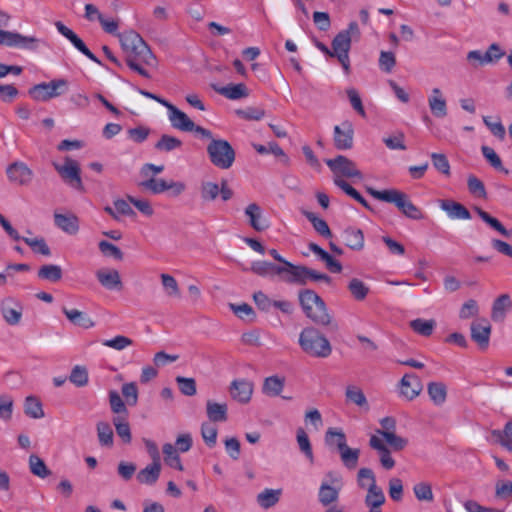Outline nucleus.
Masks as SVG:
<instances>
[{
    "label": "nucleus",
    "mask_w": 512,
    "mask_h": 512,
    "mask_svg": "<svg viewBox=\"0 0 512 512\" xmlns=\"http://www.w3.org/2000/svg\"><path fill=\"white\" fill-rule=\"evenodd\" d=\"M285 378L277 375L269 376L264 379L262 392L266 396L276 397L281 394L284 389Z\"/></svg>",
    "instance_id": "nucleus-35"
},
{
    "label": "nucleus",
    "mask_w": 512,
    "mask_h": 512,
    "mask_svg": "<svg viewBox=\"0 0 512 512\" xmlns=\"http://www.w3.org/2000/svg\"><path fill=\"white\" fill-rule=\"evenodd\" d=\"M0 311L9 325H17L22 318L23 306L13 297H6L0 303Z\"/></svg>",
    "instance_id": "nucleus-14"
},
{
    "label": "nucleus",
    "mask_w": 512,
    "mask_h": 512,
    "mask_svg": "<svg viewBox=\"0 0 512 512\" xmlns=\"http://www.w3.org/2000/svg\"><path fill=\"white\" fill-rule=\"evenodd\" d=\"M413 492L418 501L432 502L434 500L432 487L427 482H419L415 484Z\"/></svg>",
    "instance_id": "nucleus-51"
},
{
    "label": "nucleus",
    "mask_w": 512,
    "mask_h": 512,
    "mask_svg": "<svg viewBox=\"0 0 512 512\" xmlns=\"http://www.w3.org/2000/svg\"><path fill=\"white\" fill-rule=\"evenodd\" d=\"M118 37L121 47L126 54L127 66L139 75L150 78L149 72L143 66L153 65L155 56L140 34L130 30L119 33Z\"/></svg>",
    "instance_id": "nucleus-1"
},
{
    "label": "nucleus",
    "mask_w": 512,
    "mask_h": 512,
    "mask_svg": "<svg viewBox=\"0 0 512 512\" xmlns=\"http://www.w3.org/2000/svg\"><path fill=\"white\" fill-rule=\"evenodd\" d=\"M100 252L106 256V257H112L116 260H122L123 259V253L122 251L114 244L102 240L98 244Z\"/></svg>",
    "instance_id": "nucleus-63"
},
{
    "label": "nucleus",
    "mask_w": 512,
    "mask_h": 512,
    "mask_svg": "<svg viewBox=\"0 0 512 512\" xmlns=\"http://www.w3.org/2000/svg\"><path fill=\"white\" fill-rule=\"evenodd\" d=\"M324 440L329 448H350L347 445L346 435L341 428H328Z\"/></svg>",
    "instance_id": "nucleus-33"
},
{
    "label": "nucleus",
    "mask_w": 512,
    "mask_h": 512,
    "mask_svg": "<svg viewBox=\"0 0 512 512\" xmlns=\"http://www.w3.org/2000/svg\"><path fill=\"white\" fill-rule=\"evenodd\" d=\"M342 486V478L339 474L334 472L327 473L318 491V501L320 504L327 507L336 502Z\"/></svg>",
    "instance_id": "nucleus-8"
},
{
    "label": "nucleus",
    "mask_w": 512,
    "mask_h": 512,
    "mask_svg": "<svg viewBox=\"0 0 512 512\" xmlns=\"http://www.w3.org/2000/svg\"><path fill=\"white\" fill-rule=\"evenodd\" d=\"M334 184L343 190L348 196L359 202L362 206H364L368 210H372L369 203L365 200V198L355 189L353 188L347 181L335 177L334 178Z\"/></svg>",
    "instance_id": "nucleus-39"
},
{
    "label": "nucleus",
    "mask_w": 512,
    "mask_h": 512,
    "mask_svg": "<svg viewBox=\"0 0 512 512\" xmlns=\"http://www.w3.org/2000/svg\"><path fill=\"white\" fill-rule=\"evenodd\" d=\"M303 216L311 222L314 230L322 237L326 239L332 238L333 234L330 230L327 222L324 219L319 218L315 213L308 210H301Z\"/></svg>",
    "instance_id": "nucleus-36"
},
{
    "label": "nucleus",
    "mask_w": 512,
    "mask_h": 512,
    "mask_svg": "<svg viewBox=\"0 0 512 512\" xmlns=\"http://www.w3.org/2000/svg\"><path fill=\"white\" fill-rule=\"evenodd\" d=\"M96 277L100 284L108 290H121L122 281L117 270H98Z\"/></svg>",
    "instance_id": "nucleus-23"
},
{
    "label": "nucleus",
    "mask_w": 512,
    "mask_h": 512,
    "mask_svg": "<svg viewBox=\"0 0 512 512\" xmlns=\"http://www.w3.org/2000/svg\"><path fill=\"white\" fill-rule=\"evenodd\" d=\"M467 186L469 192L481 199L487 198V192L484 183L474 175H470L467 179Z\"/></svg>",
    "instance_id": "nucleus-53"
},
{
    "label": "nucleus",
    "mask_w": 512,
    "mask_h": 512,
    "mask_svg": "<svg viewBox=\"0 0 512 512\" xmlns=\"http://www.w3.org/2000/svg\"><path fill=\"white\" fill-rule=\"evenodd\" d=\"M474 211L492 229L499 232L502 236H509V231L503 226V224L498 219L492 217L488 212L484 211L482 208L478 206L474 207Z\"/></svg>",
    "instance_id": "nucleus-43"
},
{
    "label": "nucleus",
    "mask_w": 512,
    "mask_h": 512,
    "mask_svg": "<svg viewBox=\"0 0 512 512\" xmlns=\"http://www.w3.org/2000/svg\"><path fill=\"white\" fill-rule=\"evenodd\" d=\"M299 345L306 354L316 358H327L332 353L329 340L314 327H306L301 331Z\"/></svg>",
    "instance_id": "nucleus-5"
},
{
    "label": "nucleus",
    "mask_w": 512,
    "mask_h": 512,
    "mask_svg": "<svg viewBox=\"0 0 512 512\" xmlns=\"http://www.w3.org/2000/svg\"><path fill=\"white\" fill-rule=\"evenodd\" d=\"M207 154L210 162L219 169H229L232 167L236 153L232 145L224 139H212L208 144Z\"/></svg>",
    "instance_id": "nucleus-6"
},
{
    "label": "nucleus",
    "mask_w": 512,
    "mask_h": 512,
    "mask_svg": "<svg viewBox=\"0 0 512 512\" xmlns=\"http://www.w3.org/2000/svg\"><path fill=\"white\" fill-rule=\"evenodd\" d=\"M68 91V81L63 78L53 79L50 82H41L28 90L29 96L38 102H47L59 97Z\"/></svg>",
    "instance_id": "nucleus-7"
},
{
    "label": "nucleus",
    "mask_w": 512,
    "mask_h": 512,
    "mask_svg": "<svg viewBox=\"0 0 512 512\" xmlns=\"http://www.w3.org/2000/svg\"><path fill=\"white\" fill-rule=\"evenodd\" d=\"M206 414L211 422H225L228 418V406L226 403H217L208 400Z\"/></svg>",
    "instance_id": "nucleus-32"
},
{
    "label": "nucleus",
    "mask_w": 512,
    "mask_h": 512,
    "mask_svg": "<svg viewBox=\"0 0 512 512\" xmlns=\"http://www.w3.org/2000/svg\"><path fill=\"white\" fill-rule=\"evenodd\" d=\"M489 441L491 444H499L504 448L512 446V420L508 421L503 430H493L490 433Z\"/></svg>",
    "instance_id": "nucleus-29"
},
{
    "label": "nucleus",
    "mask_w": 512,
    "mask_h": 512,
    "mask_svg": "<svg viewBox=\"0 0 512 512\" xmlns=\"http://www.w3.org/2000/svg\"><path fill=\"white\" fill-rule=\"evenodd\" d=\"M113 422L117 435L123 440L124 444H129L131 441V432L127 416H117L114 418Z\"/></svg>",
    "instance_id": "nucleus-48"
},
{
    "label": "nucleus",
    "mask_w": 512,
    "mask_h": 512,
    "mask_svg": "<svg viewBox=\"0 0 512 512\" xmlns=\"http://www.w3.org/2000/svg\"><path fill=\"white\" fill-rule=\"evenodd\" d=\"M512 307V301L508 294L498 296L492 305L491 318L495 322H503L507 309Z\"/></svg>",
    "instance_id": "nucleus-27"
},
{
    "label": "nucleus",
    "mask_w": 512,
    "mask_h": 512,
    "mask_svg": "<svg viewBox=\"0 0 512 512\" xmlns=\"http://www.w3.org/2000/svg\"><path fill=\"white\" fill-rule=\"evenodd\" d=\"M347 288L356 301H363L369 293V287L358 278L351 279Z\"/></svg>",
    "instance_id": "nucleus-45"
},
{
    "label": "nucleus",
    "mask_w": 512,
    "mask_h": 512,
    "mask_svg": "<svg viewBox=\"0 0 512 512\" xmlns=\"http://www.w3.org/2000/svg\"><path fill=\"white\" fill-rule=\"evenodd\" d=\"M39 279L56 283L62 279V268L56 264H46L39 268L37 272Z\"/></svg>",
    "instance_id": "nucleus-37"
},
{
    "label": "nucleus",
    "mask_w": 512,
    "mask_h": 512,
    "mask_svg": "<svg viewBox=\"0 0 512 512\" xmlns=\"http://www.w3.org/2000/svg\"><path fill=\"white\" fill-rule=\"evenodd\" d=\"M385 443L391 448H404L409 445L408 439L396 435L395 431L376 433L369 441L370 448H386Z\"/></svg>",
    "instance_id": "nucleus-13"
},
{
    "label": "nucleus",
    "mask_w": 512,
    "mask_h": 512,
    "mask_svg": "<svg viewBox=\"0 0 512 512\" xmlns=\"http://www.w3.org/2000/svg\"><path fill=\"white\" fill-rule=\"evenodd\" d=\"M176 382L182 394L186 396H193L196 394L197 389L195 379L177 376Z\"/></svg>",
    "instance_id": "nucleus-64"
},
{
    "label": "nucleus",
    "mask_w": 512,
    "mask_h": 512,
    "mask_svg": "<svg viewBox=\"0 0 512 512\" xmlns=\"http://www.w3.org/2000/svg\"><path fill=\"white\" fill-rule=\"evenodd\" d=\"M427 391L430 399L435 405H441L445 402L447 397V388L444 383L430 382L427 386Z\"/></svg>",
    "instance_id": "nucleus-41"
},
{
    "label": "nucleus",
    "mask_w": 512,
    "mask_h": 512,
    "mask_svg": "<svg viewBox=\"0 0 512 512\" xmlns=\"http://www.w3.org/2000/svg\"><path fill=\"white\" fill-rule=\"evenodd\" d=\"M161 281L166 294L169 297H180V289L176 279L169 274H161Z\"/></svg>",
    "instance_id": "nucleus-59"
},
{
    "label": "nucleus",
    "mask_w": 512,
    "mask_h": 512,
    "mask_svg": "<svg viewBox=\"0 0 512 512\" xmlns=\"http://www.w3.org/2000/svg\"><path fill=\"white\" fill-rule=\"evenodd\" d=\"M428 104L432 115L436 118H444L447 116V103L439 88L432 89V94L428 98Z\"/></svg>",
    "instance_id": "nucleus-25"
},
{
    "label": "nucleus",
    "mask_w": 512,
    "mask_h": 512,
    "mask_svg": "<svg viewBox=\"0 0 512 512\" xmlns=\"http://www.w3.org/2000/svg\"><path fill=\"white\" fill-rule=\"evenodd\" d=\"M367 192L375 199L387 203H393L406 217L414 220L422 218L421 210L415 206L408 195L397 189L376 190L372 187L367 188Z\"/></svg>",
    "instance_id": "nucleus-3"
},
{
    "label": "nucleus",
    "mask_w": 512,
    "mask_h": 512,
    "mask_svg": "<svg viewBox=\"0 0 512 512\" xmlns=\"http://www.w3.org/2000/svg\"><path fill=\"white\" fill-rule=\"evenodd\" d=\"M186 450H181V452H185ZM164 455L163 459L167 466L183 471L184 467L182 465V461L180 458V450H163Z\"/></svg>",
    "instance_id": "nucleus-55"
},
{
    "label": "nucleus",
    "mask_w": 512,
    "mask_h": 512,
    "mask_svg": "<svg viewBox=\"0 0 512 512\" xmlns=\"http://www.w3.org/2000/svg\"><path fill=\"white\" fill-rule=\"evenodd\" d=\"M140 186L151 191L153 194H161L168 191L169 182L164 179L152 177L148 180L142 181Z\"/></svg>",
    "instance_id": "nucleus-52"
},
{
    "label": "nucleus",
    "mask_w": 512,
    "mask_h": 512,
    "mask_svg": "<svg viewBox=\"0 0 512 512\" xmlns=\"http://www.w3.org/2000/svg\"><path fill=\"white\" fill-rule=\"evenodd\" d=\"M325 163L336 174L347 178H362V173L349 158L338 155L334 159H326Z\"/></svg>",
    "instance_id": "nucleus-10"
},
{
    "label": "nucleus",
    "mask_w": 512,
    "mask_h": 512,
    "mask_svg": "<svg viewBox=\"0 0 512 512\" xmlns=\"http://www.w3.org/2000/svg\"><path fill=\"white\" fill-rule=\"evenodd\" d=\"M24 413L33 419L44 417V411L41 401L35 396H28L24 402Z\"/></svg>",
    "instance_id": "nucleus-40"
},
{
    "label": "nucleus",
    "mask_w": 512,
    "mask_h": 512,
    "mask_svg": "<svg viewBox=\"0 0 512 512\" xmlns=\"http://www.w3.org/2000/svg\"><path fill=\"white\" fill-rule=\"evenodd\" d=\"M182 145L183 143L179 138L168 134H163L155 143L154 148L159 152L169 153L171 151L180 149Z\"/></svg>",
    "instance_id": "nucleus-38"
},
{
    "label": "nucleus",
    "mask_w": 512,
    "mask_h": 512,
    "mask_svg": "<svg viewBox=\"0 0 512 512\" xmlns=\"http://www.w3.org/2000/svg\"><path fill=\"white\" fill-rule=\"evenodd\" d=\"M299 304L303 313L318 326H329L332 316L324 300L311 289H302L298 292Z\"/></svg>",
    "instance_id": "nucleus-2"
},
{
    "label": "nucleus",
    "mask_w": 512,
    "mask_h": 512,
    "mask_svg": "<svg viewBox=\"0 0 512 512\" xmlns=\"http://www.w3.org/2000/svg\"><path fill=\"white\" fill-rule=\"evenodd\" d=\"M281 490L265 489L257 496V502L262 508L274 506L280 499Z\"/></svg>",
    "instance_id": "nucleus-46"
},
{
    "label": "nucleus",
    "mask_w": 512,
    "mask_h": 512,
    "mask_svg": "<svg viewBox=\"0 0 512 512\" xmlns=\"http://www.w3.org/2000/svg\"><path fill=\"white\" fill-rule=\"evenodd\" d=\"M97 435L101 445L108 446L113 443V430L107 422L97 424Z\"/></svg>",
    "instance_id": "nucleus-58"
},
{
    "label": "nucleus",
    "mask_w": 512,
    "mask_h": 512,
    "mask_svg": "<svg viewBox=\"0 0 512 512\" xmlns=\"http://www.w3.org/2000/svg\"><path fill=\"white\" fill-rule=\"evenodd\" d=\"M245 215L249 218V224L255 231L262 232L269 227V224L262 216V210L258 204H249L245 208Z\"/></svg>",
    "instance_id": "nucleus-22"
},
{
    "label": "nucleus",
    "mask_w": 512,
    "mask_h": 512,
    "mask_svg": "<svg viewBox=\"0 0 512 512\" xmlns=\"http://www.w3.org/2000/svg\"><path fill=\"white\" fill-rule=\"evenodd\" d=\"M343 240L345 245L355 251H360L364 247V234L361 229L347 227L343 231Z\"/></svg>",
    "instance_id": "nucleus-28"
},
{
    "label": "nucleus",
    "mask_w": 512,
    "mask_h": 512,
    "mask_svg": "<svg viewBox=\"0 0 512 512\" xmlns=\"http://www.w3.org/2000/svg\"><path fill=\"white\" fill-rule=\"evenodd\" d=\"M354 129L350 121L334 127V146L338 150H348L353 147Z\"/></svg>",
    "instance_id": "nucleus-15"
},
{
    "label": "nucleus",
    "mask_w": 512,
    "mask_h": 512,
    "mask_svg": "<svg viewBox=\"0 0 512 512\" xmlns=\"http://www.w3.org/2000/svg\"><path fill=\"white\" fill-rule=\"evenodd\" d=\"M109 403H110L111 410L115 414H118V416H127L128 415V410L126 408V405L117 391L112 390L109 392Z\"/></svg>",
    "instance_id": "nucleus-56"
},
{
    "label": "nucleus",
    "mask_w": 512,
    "mask_h": 512,
    "mask_svg": "<svg viewBox=\"0 0 512 512\" xmlns=\"http://www.w3.org/2000/svg\"><path fill=\"white\" fill-rule=\"evenodd\" d=\"M361 32L357 22L349 23L347 29L340 31L332 40L333 56L338 59L346 73L350 70L349 51L352 40H358Z\"/></svg>",
    "instance_id": "nucleus-4"
},
{
    "label": "nucleus",
    "mask_w": 512,
    "mask_h": 512,
    "mask_svg": "<svg viewBox=\"0 0 512 512\" xmlns=\"http://www.w3.org/2000/svg\"><path fill=\"white\" fill-rule=\"evenodd\" d=\"M168 118L171 126L179 131L192 132V129L194 128V122L186 113L178 109L176 106L168 112Z\"/></svg>",
    "instance_id": "nucleus-21"
},
{
    "label": "nucleus",
    "mask_w": 512,
    "mask_h": 512,
    "mask_svg": "<svg viewBox=\"0 0 512 512\" xmlns=\"http://www.w3.org/2000/svg\"><path fill=\"white\" fill-rule=\"evenodd\" d=\"M55 225L67 234L74 235L79 230V220L74 214H54Z\"/></svg>",
    "instance_id": "nucleus-26"
},
{
    "label": "nucleus",
    "mask_w": 512,
    "mask_h": 512,
    "mask_svg": "<svg viewBox=\"0 0 512 512\" xmlns=\"http://www.w3.org/2000/svg\"><path fill=\"white\" fill-rule=\"evenodd\" d=\"M368 492L365 497V504L369 508H380L385 502V495L379 486H372L367 488Z\"/></svg>",
    "instance_id": "nucleus-44"
},
{
    "label": "nucleus",
    "mask_w": 512,
    "mask_h": 512,
    "mask_svg": "<svg viewBox=\"0 0 512 512\" xmlns=\"http://www.w3.org/2000/svg\"><path fill=\"white\" fill-rule=\"evenodd\" d=\"M6 175L10 183L17 186H29L34 173L25 162L14 161L6 168Z\"/></svg>",
    "instance_id": "nucleus-9"
},
{
    "label": "nucleus",
    "mask_w": 512,
    "mask_h": 512,
    "mask_svg": "<svg viewBox=\"0 0 512 512\" xmlns=\"http://www.w3.org/2000/svg\"><path fill=\"white\" fill-rule=\"evenodd\" d=\"M69 380L77 387H84L88 383V371L84 366H75L69 376Z\"/></svg>",
    "instance_id": "nucleus-57"
},
{
    "label": "nucleus",
    "mask_w": 512,
    "mask_h": 512,
    "mask_svg": "<svg viewBox=\"0 0 512 512\" xmlns=\"http://www.w3.org/2000/svg\"><path fill=\"white\" fill-rule=\"evenodd\" d=\"M62 312L65 314L67 319L75 326H79L84 329L92 328L95 323L85 312L77 309H68L67 307L62 308Z\"/></svg>",
    "instance_id": "nucleus-30"
},
{
    "label": "nucleus",
    "mask_w": 512,
    "mask_h": 512,
    "mask_svg": "<svg viewBox=\"0 0 512 512\" xmlns=\"http://www.w3.org/2000/svg\"><path fill=\"white\" fill-rule=\"evenodd\" d=\"M435 326L436 321L434 319L426 320L422 318H417L410 322L411 329L415 333L424 337H429L430 335H432Z\"/></svg>",
    "instance_id": "nucleus-42"
},
{
    "label": "nucleus",
    "mask_w": 512,
    "mask_h": 512,
    "mask_svg": "<svg viewBox=\"0 0 512 512\" xmlns=\"http://www.w3.org/2000/svg\"><path fill=\"white\" fill-rule=\"evenodd\" d=\"M38 40L35 37L24 36L18 32H11L0 29V45L17 48H33L31 44Z\"/></svg>",
    "instance_id": "nucleus-19"
},
{
    "label": "nucleus",
    "mask_w": 512,
    "mask_h": 512,
    "mask_svg": "<svg viewBox=\"0 0 512 512\" xmlns=\"http://www.w3.org/2000/svg\"><path fill=\"white\" fill-rule=\"evenodd\" d=\"M422 389V382L414 373L405 374L400 381V393L408 400L416 398Z\"/></svg>",
    "instance_id": "nucleus-20"
},
{
    "label": "nucleus",
    "mask_w": 512,
    "mask_h": 512,
    "mask_svg": "<svg viewBox=\"0 0 512 512\" xmlns=\"http://www.w3.org/2000/svg\"><path fill=\"white\" fill-rule=\"evenodd\" d=\"M471 339L478 345L479 349L486 350L489 347L491 325L486 319L471 323Z\"/></svg>",
    "instance_id": "nucleus-17"
},
{
    "label": "nucleus",
    "mask_w": 512,
    "mask_h": 512,
    "mask_svg": "<svg viewBox=\"0 0 512 512\" xmlns=\"http://www.w3.org/2000/svg\"><path fill=\"white\" fill-rule=\"evenodd\" d=\"M151 457L152 462L149 463L136 474L137 482L147 486H153L154 484H156L162 470L161 456L159 455V450H153Z\"/></svg>",
    "instance_id": "nucleus-11"
},
{
    "label": "nucleus",
    "mask_w": 512,
    "mask_h": 512,
    "mask_svg": "<svg viewBox=\"0 0 512 512\" xmlns=\"http://www.w3.org/2000/svg\"><path fill=\"white\" fill-rule=\"evenodd\" d=\"M217 432L218 430L215 424L211 422L202 424L201 435L207 446L212 447L216 444Z\"/></svg>",
    "instance_id": "nucleus-60"
},
{
    "label": "nucleus",
    "mask_w": 512,
    "mask_h": 512,
    "mask_svg": "<svg viewBox=\"0 0 512 512\" xmlns=\"http://www.w3.org/2000/svg\"><path fill=\"white\" fill-rule=\"evenodd\" d=\"M55 169L61 175V177L72 187L78 190L83 189V184L80 177V168L75 160L67 158L64 165H55Z\"/></svg>",
    "instance_id": "nucleus-16"
},
{
    "label": "nucleus",
    "mask_w": 512,
    "mask_h": 512,
    "mask_svg": "<svg viewBox=\"0 0 512 512\" xmlns=\"http://www.w3.org/2000/svg\"><path fill=\"white\" fill-rule=\"evenodd\" d=\"M481 152L483 157L489 162V164L497 171L508 174L509 170L502 165V160L493 148L489 146H482Z\"/></svg>",
    "instance_id": "nucleus-47"
},
{
    "label": "nucleus",
    "mask_w": 512,
    "mask_h": 512,
    "mask_svg": "<svg viewBox=\"0 0 512 512\" xmlns=\"http://www.w3.org/2000/svg\"><path fill=\"white\" fill-rule=\"evenodd\" d=\"M286 272L282 276L283 281L289 284L306 285L313 280L314 269L303 265H294L285 262Z\"/></svg>",
    "instance_id": "nucleus-12"
},
{
    "label": "nucleus",
    "mask_w": 512,
    "mask_h": 512,
    "mask_svg": "<svg viewBox=\"0 0 512 512\" xmlns=\"http://www.w3.org/2000/svg\"><path fill=\"white\" fill-rule=\"evenodd\" d=\"M29 467L33 475L39 478H46L51 474L44 461L36 455H31L29 458Z\"/></svg>",
    "instance_id": "nucleus-49"
},
{
    "label": "nucleus",
    "mask_w": 512,
    "mask_h": 512,
    "mask_svg": "<svg viewBox=\"0 0 512 512\" xmlns=\"http://www.w3.org/2000/svg\"><path fill=\"white\" fill-rule=\"evenodd\" d=\"M253 383L246 379H235L231 382L229 392L235 401L247 404L252 397Z\"/></svg>",
    "instance_id": "nucleus-18"
},
{
    "label": "nucleus",
    "mask_w": 512,
    "mask_h": 512,
    "mask_svg": "<svg viewBox=\"0 0 512 512\" xmlns=\"http://www.w3.org/2000/svg\"><path fill=\"white\" fill-rule=\"evenodd\" d=\"M69 41L78 51L84 54L91 61L98 65H102V62L99 60V58L88 49L86 44L76 33L69 39Z\"/></svg>",
    "instance_id": "nucleus-61"
},
{
    "label": "nucleus",
    "mask_w": 512,
    "mask_h": 512,
    "mask_svg": "<svg viewBox=\"0 0 512 512\" xmlns=\"http://www.w3.org/2000/svg\"><path fill=\"white\" fill-rule=\"evenodd\" d=\"M201 199L204 202H211L219 196V185L211 181H204L200 186Z\"/></svg>",
    "instance_id": "nucleus-50"
},
{
    "label": "nucleus",
    "mask_w": 512,
    "mask_h": 512,
    "mask_svg": "<svg viewBox=\"0 0 512 512\" xmlns=\"http://www.w3.org/2000/svg\"><path fill=\"white\" fill-rule=\"evenodd\" d=\"M440 208L445 211L451 219L468 220L471 218L469 210L461 203L453 200H441Z\"/></svg>",
    "instance_id": "nucleus-24"
},
{
    "label": "nucleus",
    "mask_w": 512,
    "mask_h": 512,
    "mask_svg": "<svg viewBox=\"0 0 512 512\" xmlns=\"http://www.w3.org/2000/svg\"><path fill=\"white\" fill-rule=\"evenodd\" d=\"M126 403L129 406H135L138 402V388L135 382L125 383L121 389Z\"/></svg>",
    "instance_id": "nucleus-62"
},
{
    "label": "nucleus",
    "mask_w": 512,
    "mask_h": 512,
    "mask_svg": "<svg viewBox=\"0 0 512 512\" xmlns=\"http://www.w3.org/2000/svg\"><path fill=\"white\" fill-rule=\"evenodd\" d=\"M346 398L348 401L356 404L359 407H368V402L363 391L355 386H348L346 388Z\"/></svg>",
    "instance_id": "nucleus-54"
},
{
    "label": "nucleus",
    "mask_w": 512,
    "mask_h": 512,
    "mask_svg": "<svg viewBox=\"0 0 512 512\" xmlns=\"http://www.w3.org/2000/svg\"><path fill=\"white\" fill-rule=\"evenodd\" d=\"M212 87L217 93L231 100L241 99L248 95L247 87L243 83L229 84L223 87H217L216 85H213Z\"/></svg>",
    "instance_id": "nucleus-34"
},
{
    "label": "nucleus",
    "mask_w": 512,
    "mask_h": 512,
    "mask_svg": "<svg viewBox=\"0 0 512 512\" xmlns=\"http://www.w3.org/2000/svg\"><path fill=\"white\" fill-rule=\"evenodd\" d=\"M250 270L256 275L266 277L268 275L277 274L283 276L286 272L285 266H278L267 261H255L252 263Z\"/></svg>",
    "instance_id": "nucleus-31"
}]
</instances>
